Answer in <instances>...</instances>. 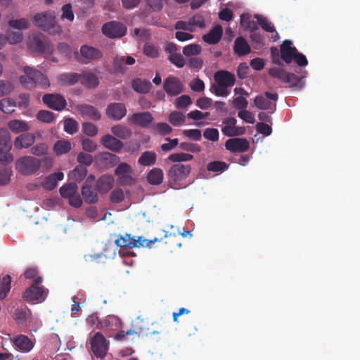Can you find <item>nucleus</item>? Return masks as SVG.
<instances>
[{
    "instance_id": "f257e3e1",
    "label": "nucleus",
    "mask_w": 360,
    "mask_h": 360,
    "mask_svg": "<svg viewBox=\"0 0 360 360\" xmlns=\"http://www.w3.org/2000/svg\"><path fill=\"white\" fill-rule=\"evenodd\" d=\"M41 161L33 156L26 155L18 158L15 162L16 170L24 176L36 174L41 168Z\"/></svg>"
},
{
    "instance_id": "f03ea898",
    "label": "nucleus",
    "mask_w": 360,
    "mask_h": 360,
    "mask_svg": "<svg viewBox=\"0 0 360 360\" xmlns=\"http://www.w3.org/2000/svg\"><path fill=\"white\" fill-rule=\"evenodd\" d=\"M191 172L190 165L176 163L172 165L168 170L167 176L172 187L176 188L180 186L179 182L186 179Z\"/></svg>"
},
{
    "instance_id": "7ed1b4c3",
    "label": "nucleus",
    "mask_w": 360,
    "mask_h": 360,
    "mask_svg": "<svg viewBox=\"0 0 360 360\" xmlns=\"http://www.w3.org/2000/svg\"><path fill=\"white\" fill-rule=\"evenodd\" d=\"M42 282L41 277H37L34 279L32 284L23 293L22 297L27 302H42L45 300L47 291L43 286H40Z\"/></svg>"
},
{
    "instance_id": "20e7f679",
    "label": "nucleus",
    "mask_w": 360,
    "mask_h": 360,
    "mask_svg": "<svg viewBox=\"0 0 360 360\" xmlns=\"http://www.w3.org/2000/svg\"><path fill=\"white\" fill-rule=\"evenodd\" d=\"M11 149V134L6 129H0V162L8 164L13 160L10 153Z\"/></svg>"
},
{
    "instance_id": "39448f33",
    "label": "nucleus",
    "mask_w": 360,
    "mask_h": 360,
    "mask_svg": "<svg viewBox=\"0 0 360 360\" xmlns=\"http://www.w3.org/2000/svg\"><path fill=\"white\" fill-rule=\"evenodd\" d=\"M29 48L34 52L39 53H51L53 47L49 40L42 34L38 33L30 38Z\"/></svg>"
},
{
    "instance_id": "423d86ee",
    "label": "nucleus",
    "mask_w": 360,
    "mask_h": 360,
    "mask_svg": "<svg viewBox=\"0 0 360 360\" xmlns=\"http://www.w3.org/2000/svg\"><path fill=\"white\" fill-rule=\"evenodd\" d=\"M90 343L94 354L97 358L103 359L108 349V342L103 335L100 332L96 333Z\"/></svg>"
},
{
    "instance_id": "0eeeda50",
    "label": "nucleus",
    "mask_w": 360,
    "mask_h": 360,
    "mask_svg": "<svg viewBox=\"0 0 360 360\" xmlns=\"http://www.w3.org/2000/svg\"><path fill=\"white\" fill-rule=\"evenodd\" d=\"M102 32L109 38H120L126 34L127 27L120 22L110 21L102 26Z\"/></svg>"
},
{
    "instance_id": "6e6552de",
    "label": "nucleus",
    "mask_w": 360,
    "mask_h": 360,
    "mask_svg": "<svg viewBox=\"0 0 360 360\" xmlns=\"http://www.w3.org/2000/svg\"><path fill=\"white\" fill-rule=\"evenodd\" d=\"M42 101L49 108L56 111H62L67 105L65 97L60 94H46Z\"/></svg>"
},
{
    "instance_id": "1a4fd4ad",
    "label": "nucleus",
    "mask_w": 360,
    "mask_h": 360,
    "mask_svg": "<svg viewBox=\"0 0 360 360\" xmlns=\"http://www.w3.org/2000/svg\"><path fill=\"white\" fill-rule=\"evenodd\" d=\"M33 21L37 27L49 33L52 32L51 30H54L53 32H58L60 30L59 27H56L54 18L46 13L35 15Z\"/></svg>"
},
{
    "instance_id": "9d476101",
    "label": "nucleus",
    "mask_w": 360,
    "mask_h": 360,
    "mask_svg": "<svg viewBox=\"0 0 360 360\" xmlns=\"http://www.w3.org/2000/svg\"><path fill=\"white\" fill-rule=\"evenodd\" d=\"M163 88L168 96H176L184 91V85L179 78L169 76L164 81Z\"/></svg>"
},
{
    "instance_id": "9b49d317",
    "label": "nucleus",
    "mask_w": 360,
    "mask_h": 360,
    "mask_svg": "<svg viewBox=\"0 0 360 360\" xmlns=\"http://www.w3.org/2000/svg\"><path fill=\"white\" fill-rule=\"evenodd\" d=\"M23 71L25 75L33 82L35 86L38 84L42 89H47L50 86L48 78L40 71L28 66L24 67Z\"/></svg>"
},
{
    "instance_id": "f8f14e48",
    "label": "nucleus",
    "mask_w": 360,
    "mask_h": 360,
    "mask_svg": "<svg viewBox=\"0 0 360 360\" xmlns=\"http://www.w3.org/2000/svg\"><path fill=\"white\" fill-rule=\"evenodd\" d=\"M225 148L231 153H245L248 150L250 143L244 138H232L225 142Z\"/></svg>"
},
{
    "instance_id": "ddd939ff",
    "label": "nucleus",
    "mask_w": 360,
    "mask_h": 360,
    "mask_svg": "<svg viewBox=\"0 0 360 360\" xmlns=\"http://www.w3.org/2000/svg\"><path fill=\"white\" fill-rule=\"evenodd\" d=\"M127 108L123 103H111L106 108L105 113L108 118L118 121L127 115Z\"/></svg>"
},
{
    "instance_id": "4468645a",
    "label": "nucleus",
    "mask_w": 360,
    "mask_h": 360,
    "mask_svg": "<svg viewBox=\"0 0 360 360\" xmlns=\"http://www.w3.org/2000/svg\"><path fill=\"white\" fill-rule=\"evenodd\" d=\"M94 176L90 175L82 188V195L84 201L88 204H94L98 202V196L96 191L89 184V181L94 179Z\"/></svg>"
},
{
    "instance_id": "2eb2a0df",
    "label": "nucleus",
    "mask_w": 360,
    "mask_h": 360,
    "mask_svg": "<svg viewBox=\"0 0 360 360\" xmlns=\"http://www.w3.org/2000/svg\"><path fill=\"white\" fill-rule=\"evenodd\" d=\"M128 120L130 123L147 128L153 121V117L150 112H136L129 117Z\"/></svg>"
},
{
    "instance_id": "dca6fc26",
    "label": "nucleus",
    "mask_w": 360,
    "mask_h": 360,
    "mask_svg": "<svg viewBox=\"0 0 360 360\" xmlns=\"http://www.w3.org/2000/svg\"><path fill=\"white\" fill-rule=\"evenodd\" d=\"M80 53L83 58V62L85 63L91 60H97L103 56V54L99 49L88 45H83L81 46Z\"/></svg>"
},
{
    "instance_id": "f3484780",
    "label": "nucleus",
    "mask_w": 360,
    "mask_h": 360,
    "mask_svg": "<svg viewBox=\"0 0 360 360\" xmlns=\"http://www.w3.org/2000/svg\"><path fill=\"white\" fill-rule=\"evenodd\" d=\"M292 41L285 39L281 45V57L287 64H289L292 61L297 51L295 46H292Z\"/></svg>"
},
{
    "instance_id": "a211bd4d",
    "label": "nucleus",
    "mask_w": 360,
    "mask_h": 360,
    "mask_svg": "<svg viewBox=\"0 0 360 360\" xmlns=\"http://www.w3.org/2000/svg\"><path fill=\"white\" fill-rule=\"evenodd\" d=\"M12 342L19 351L25 353L31 351L34 345V342L24 335H17L12 340Z\"/></svg>"
},
{
    "instance_id": "6ab92c4d",
    "label": "nucleus",
    "mask_w": 360,
    "mask_h": 360,
    "mask_svg": "<svg viewBox=\"0 0 360 360\" xmlns=\"http://www.w3.org/2000/svg\"><path fill=\"white\" fill-rule=\"evenodd\" d=\"M101 144L113 152H120L124 146L123 143L117 137L110 134L105 135L101 139Z\"/></svg>"
},
{
    "instance_id": "aec40b11",
    "label": "nucleus",
    "mask_w": 360,
    "mask_h": 360,
    "mask_svg": "<svg viewBox=\"0 0 360 360\" xmlns=\"http://www.w3.org/2000/svg\"><path fill=\"white\" fill-rule=\"evenodd\" d=\"M35 141V136L32 133H24L14 140V147L18 150L32 146Z\"/></svg>"
},
{
    "instance_id": "412c9836",
    "label": "nucleus",
    "mask_w": 360,
    "mask_h": 360,
    "mask_svg": "<svg viewBox=\"0 0 360 360\" xmlns=\"http://www.w3.org/2000/svg\"><path fill=\"white\" fill-rule=\"evenodd\" d=\"M136 62L132 56H116L112 63L113 68L116 72L124 73L127 71L125 65H131Z\"/></svg>"
},
{
    "instance_id": "4be33fe9",
    "label": "nucleus",
    "mask_w": 360,
    "mask_h": 360,
    "mask_svg": "<svg viewBox=\"0 0 360 360\" xmlns=\"http://www.w3.org/2000/svg\"><path fill=\"white\" fill-rule=\"evenodd\" d=\"M216 83L232 87L236 82V77L232 73L226 70L217 71L214 76Z\"/></svg>"
},
{
    "instance_id": "5701e85b",
    "label": "nucleus",
    "mask_w": 360,
    "mask_h": 360,
    "mask_svg": "<svg viewBox=\"0 0 360 360\" xmlns=\"http://www.w3.org/2000/svg\"><path fill=\"white\" fill-rule=\"evenodd\" d=\"M114 178L111 175L104 174L96 181V190L101 193H106L114 185Z\"/></svg>"
},
{
    "instance_id": "b1692460",
    "label": "nucleus",
    "mask_w": 360,
    "mask_h": 360,
    "mask_svg": "<svg viewBox=\"0 0 360 360\" xmlns=\"http://www.w3.org/2000/svg\"><path fill=\"white\" fill-rule=\"evenodd\" d=\"M78 112L83 116L93 120H99L101 115L99 111L93 105H79L77 108Z\"/></svg>"
},
{
    "instance_id": "393cba45",
    "label": "nucleus",
    "mask_w": 360,
    "mask_h": 360,
    "mask_svg": "<svg viewBox=\"0 0 360 360\" xmlns=\"http://www.w3.org/2000/svg\"><path fill=\"white\" fill-rule=\"evenodd\" d=\"M64 174L62 172H55L45 177L41 186L47 191L53 190L58 185V181H62Z\"/></svg>"
},
{
    "instance_id": "a878e982",
    "label": "nucleus",
    "mask_w": 360,
    "mask_h": 360,
    "mask_svg": "<svg viewBox=\"0 0 360 360\" xmlns=\"http://www.w3.org/2000/svg\"><path fill=\"white\" fill-rule=\"evenodd\" d=\"M80 82L86 88L94 89L98 86L99 79L95 73L87 71L80 74Z\"/></svg>"
},
{
    "instance_id": "bb28decb",
    "label": "nucleus",
    "mask_w": 360,
    "mask_h": 360,
    "mask_svg": "<svg viewBox=\"0 0 360 360\" xmlns=\"http://www.w3.org/2000/svg\"><path fill=\"white\" fill-rule=\"evenodd\" d=\"M223 30L221 26H214L207 34L202 36V39L210 44H217L222 37Z\"/></svg>"
},
{
    "instance_id": "cd10ccee",
    "label": "nucleus",
    "mask_w": 360,
    "mask_h": 360,
    "mask_svg": "<svg viewBox=\"0 0 360 360\" xmlns=\"http://www.w3.org/2000/svg\"><path fill=\"white\" fill-rule=\"evenodd\" d=\"M233 51L236 55L242 56L250 53L251 49L243 37H238L235 40Z\"/></svg>"
},
{
    "instance_id": "c85d7f7f",
    "label": "nucleus",
    "mask_w": 360,
    "mask_h": 360,
    "mask_svg": "<svg viewBox=\"0 0 360 360\" xmlns=\"http://www.w3.org/2000/svg\"><path fill=\"white\" fill-rule=\"evenodd\" d=\"M122 321L120 318L113 315H109L105 319L98 321V328H113L114 330H117L121 327Z\"/></svg>"
},
{
    "instance_id": "c756f323",
    "label": "nucleus",
    "mask_w": 360,
    "mask_h": 360,
    "mask_svg": "<svg viewBox=\"0 0 360 360\" xmlns=\"http://www.w3.org/2000/svg\"><path fill=\"white\" fill-rule=\"evenodd\" d=\"M255 105L261 110H269L273 112L276 110V104L266 99L263 95H258L254 100Z\"/></svg>"
},
{
    "instance_id": "7c9ffc66",
    "label": "nucleus",
    "mask_w": 360,
    "mask_h": 360,
    "mask_svg": "<svg viewBox=\"0 0 360 360\" xmlns=\"http://www.w3.org/2000/svg\"><path fill=\"white\" fill-rule=\"evenodd\" d=\"M151 87L152 84L147 79L136 78L132 81V88L138 93L146 94L149 92Z\"/></svg>"
},
{
    "instance_id": "2f4dec72",
    "label": "nucleus",
    "mask_w": 360,
    "mask_h": 360,
    "mask_svg": "<svg viewBox=\"0 0 360 360\" xmlns=\"http://www.w3.org/2000/svg\"><path fill=\"white\" fill-rule=\"evenodd\" d=\"M111 131L115 137L124 140L129 139L132 134L131 130L129 127L122 124L112 127Z\"/></svg>"
},
{
    "instance_id": "473e14b6",
    "label": "nucleus",
    "mask_w": 360,
    "mask_h": 360,
    "mask_svg": "<svg viewBox=\"0 0 360 360\" xmlns=\"http://www.w3.org/2000/svg\"><path fill=\"white\" fill-rule=\"evenodd\" d=\"M163 171L160 168L152 169L147 175V180L151 185H160L163 181Z\"/></svg>"
},
{
    "instance_id": "72a5a7b5",
    "label": "nucleus",
    "mask_w": 360,
    "mask_h": 360,
    "mask_svg": "<svg viewBox=\"0 0 360 360\" xmlns=\"http://www.w3.org/2000/svg\"><path fill=\"white\" fill-rule=\"evenodd\" d=\"M157 155L153 151H145L139 157L138 163L142 166H152L155 164Z\"/></svg>"
},
{
    "instance_id": "f704fd0d",
    "label": "nucleus",
    "mask_w": 360,
    "mask_h": 360,
    "mask_svg": "<svg viewBox=\"0 0 360 360\" xmlns=\"http://www.w3.org/2000/svg\"><path fill=\"white\" fill-rule=\"evenodd\" d=\"M8 128L14 133L18 134L30 130L28 124L22 120H13L8 122Z\"/></svg>"
},
{
    "instance_id": "c9c22d12",
    "label": "nucleus",
    "mask_w": 360,
    "mask_h": 360,
    "mask_svg": "<svg viewBox=\"0 0 360 360\" xmlns=\"http://www.w3.org/2000/svg\"><path fill=\"white\" fill-rule=\"evenodd\" d=\"M72 148L70 141L65 139L57 141L53 146V151L57 155L68 153Z\"/></svg>"
},
{
    "instance_id": "e433bc0d",
    "label": "nucleus",
    "mask_w": 360,
    "mask_h": 360,
    "mask_svg": "<svg viewBox=\"0 0 360 360\" xmlns=\"http://www.w3.org/2000/svg\"><path fill=\"white\" fill-rule=\"evenodd\" d=\"M115 243L120 248L129 247L130 248H136L135 238L131 237L130 234L126 233L124 236H119L115 240Z\"/></svg>"
},
{
    "instance_id": "4c0bfd02",
    "label": "nucleus",
    "mask_w": 360,
    "mask_h": 360,
    "mask_svg": "<svg viewBox=\"0 0 360 360\" xmlns=\"http://www.w3.org/2000/svg\"><path fill=\"white\" fill-rule=\"evenodd\" d=\"M202 52V47L197 44H190L183 47V55L188 58H192L200 55Z\"/></svg>"
},
{
    "instance_id": "58836bf2",
    "label": "nucleus",
    "mask_w": 360,
    "mask_h": 360,
    "mask_svg": "<svg viewBox=\"0 0 360 360\" xmlns=\"http://www.w3.org/2000/svg\"><path fill=\"white\" fill-rule=\"evenodd\" d=\"M77 191L78 187L75 183H68L60 188L59 193L63 198L68 199L75 194Z\"/></svg>"
},
{
    "instance_id": "ea45409f",
    "label": "nucleus",
    "mask_w": 360,
    "mask_h": 360,
    "mask_svg": "<svg viewBox=\"0 0 360 360\" xmlns=\"http://www.w3.org/2000/svg\"><path fill=\"white\" fill-rule=\"evenodd\" d=\"M160 51L159 46L150 42H146L143 48V54L151 58H158L160 56Z\"/></svg>"
},
{
    "instance_id": "a19ab883",
    "label": "nucleus",
    "mask_w": 360,
    "mask_h": 360,
    "mask_svg": "<svg viewBox=\"0 0 360 360\" xmlns=\"http://www.w3.org/2000/svg\"><path fill=\"white\" fill-rule=\"evenodd\" d=\"M59 79L63 84L74 85L77 82H80V74L78 73H65L59 77Z\"/></svg>"
},
{
    "instance_id": "79ce46f5",
    "label": "nucleus",
    "mask_w": 360,
    "mask_h": 360,
    "mask_svg": "<svg viewBox=\"0 0 360 360\" xmlns=\"http://www.w3.org/2000/svg\"><path fill=\"white\" fill-rule=\"evenodd\" d=\"M255 18L257 19L258 25H259L262 30L267 32H275L274 25L266 17L259 14H255Z\"/></svg>"
},
{
    "instance_id": "37998d69",
    "label": "nucleus",
    "mask_w": 360,
    "mask_h": 360,
    "mask_svg": "<svg viewBox=\"0 0 360 360\" xmlns=\"http://www.w3.org/2000/svg\"><path fill=\"white\" fill-rule=\"evenodd\" d=\"M11 277L9 275H6L3 277L0 284V299L4 300L6 297L8 293L11 290Z\"/></svg>"
},
{
    "instance_id": "c03bdc74",
    "label": "nucleus",
    "mask_w": 360,
    "mask_h": 360,
    "mask_svg": "<svg viewBox=\"0 0 360 360\" xmlns=\"http://www.w3.org/2000/svg\"><path fill=\"white\" fill-rule=\"evenodd\" d=\"M169 122L174 127L184 124L186 122V116L179 111H174L169 116Z\"/></svg>"
},
{
    "instance_id": "a18cd8bd",
    "label": "nucleus",
    "mask_w": 360,
    "mask_h": 360,
    "mask_svg": "<svg viewBox=\"0 0 360 360\" xmlns=\"http://www.w3.org/2000/svg\"><path fill=\"white\" fill-rule=\"evenodd\" d=\"M287 77H288V79L285 83L289 84L290 87L297 89H302L303 87L304 82H302V79L305 77V76L298 77L294 73H288Z\"/></svg>"
},
{
    "instance_id": "49530a36",
    "label": "nucleus",
    "mask_w": 360,
    "mask_h": 360,
    "mask_svg": "<svg viewBox=\"0 0 360 360\" xmlns=\"http://www.w3.org/2000/svg\"><path fill=\"white\" fill-rule=\"evenodd\" d=\"M193 159V155L185 153H175L170 154L168 160L173 162L181 163L182 162H188Z\"/></svg>"
},
{
    "instance_id": "de8ad7c7",
    "label": "nucleus",
    "mask_w": 360,
    "mask_h": 360,
    "mask_svg": "<svg viewBox=\"0 0 360 360\" xmlns=\"http://www.w3.org/2000/svg\"><path fill=\"white\" fill-rule=\"evenodd\" d=\"M229 168V165H227L225 162L222 161H213L210 162L207 165V169L209 172H223L227 170Z\"/></svg>"
},
{
    "instance_id": "09e8293b",
    "label": "nucleus",
    "mask_w": 360,
    "mask_h": 360,
    "mask_svg": "<svg viewBox=\"0 0 360 360\" xmlns=\"http://www.w3.org/2000/svg\"><path fill=\"white\" fill-rule=\"evenodd\" d=\"M269 74L272 77L277 78L281 81L283 82L284 83L288 79V77H287L288 72H287L285 70L279 67H274L270 68L269 70Z\"/></svg>"
},
{
    "instance_id": "8fccbe9b",
    "label": "nucleus",
    "mask_w": 360,
    "mask_h": 360,
    "mask_svg": "<svg viewBox=\"0 0 360 360\" xmlns=\"http://www.w3.org/2000/svg\"><path fill=\"white\" fill-rule=\"evenodd\" d=\"M15 102L11 98H3L0 101V110L7 114L14 111Z\"/></svg>"
},
{
    "instance_id": "3c124183",
    "label": "nucleus",
    "mask_w": 360,
    "mask_h": 360,
    "mask_svg": "<svg viewBox=\"0 0 360 360\" xmlns=\"http://www.w3.org/2000/svg\"><path fill=\"white\" fill-rule=\"evenodd\" d=\"M6 41L10 44H15L20 42L23 39L22 33L20 31H8L6 35Z\"/></svg>"
},
{
    "instance_id": "603ef678",
    "label": "nucleus",
    "mask_w": 360,
    "mask_h": 360,
    "mask_svg": "<svg viewBox=\"0 0 360 360\" xmlns=\"http://www.w3.org/2000/svg\"><path fill=\"white\" fill-rule=\"evenodd\" d=\"M64 131L70 134H73L78 131V124L72 118H67L64 121Z\"/></svg>"
},
{
    "instance_id": "864d4df0",
    "label": "nucleus",
    "mask_w": 360,
    "mask_h": 360,
    "mask_svg": "<svg viewBox=\"0 0 360 360\" xmlns=\"http://www.w3.org/2000/svg\"><path fill=\"white\" fill-rule=\"evenodd\" d=\"M30 152L35 156H42L47 153L48 146L45 143H39L31 148Z\"/></svg>"
},
{
    "instance_id": "5fc2aeb1",
    "label": "nucleus",
    "mask_w": 360,
    "mask_h": 360,
    "mask_svg": "<svg viewBox=\"0 0 360 360\" xmlns=\"http://www.w3.org/2000/svg\"><path fill=\"white\" fill-rule=\"evenodd\" d=\"M222 133L227 136H236L242 135L245 133V129L243 127H224L221 129Z\"/></svg>"
},
{
    "instance_id": "6e6d98bb",
    "label": "nucleus",
    "mask_w": 360,
    "mask_h": 360,
    "mask_svg": "<svg viewBox=\"0 0 360 360\" xmlns=\"http://www.w3.org/2000/svg\"><path fill=\"white\" fill-rule=\"evenodd\" d=\"M192 103L191 98L188 95H182L174 101V105L176 108H185Z\"/></svg>"
},
{
    "instance_id": "4d7b16f0",
    "label": "nucleus",
    "mask_w": 360,
    "mask_h": 360,
    "mask_svg": "<svg viewBox=\"0 0 360 360\" xmlns=\"http://www.w3.org/2000/svg\"><path fill=\"white\" fill-rule=\"evenodd\" d=\"M37 118L41 122L51 123L54 120V113L49 110H41L37 112Z\"/></svg>"
},
{
    "instance_id": "13d9d810",
    "label": "nucleus",
    "mask_w": 360,
    "mask_h": 360,
    "mask_svg": "<svg viewBox=\"0 0 360 360\" xmlns=\"http://www.w3.org/2000/svg\"><path fill=\"white\" fill-rule=\"evenodd\" d=\"M169 61L179 68H183L186 65V60L183 56L179 53L169 55L168 56Z\"/></svg>"
},
{
    "instance_id": "bf43d9fd",
    "label": "nucleus",
    "mask_w": 360,
    "mask_h": 360,
    "mask_svg": "<svg viewBox=\"0 0 360 360\" xmlns=\"http://www.w3.org/2000/svg\"><path fill=\"white\" fill-rule=\"evenodd\" d=\"M212 88L213 89V92L217 96H226L230 94L229 87L219 83L213 84Z\"/></svg>"
},
{
    "instance_id": "052dcab7",
    "label": "nucleus",
    "mask_w": 360,
    "mask_h": 360,
    "mask_svg": "<svg viewBox=\"0 0 360 360\" xmlns=\"http://www.w3.org/2000/svg\"><path fill=\"white\" fill-rule=\"evenodd\" d=\"M8 24L11 27L18 30L27 29L29 25L28 20L25 18L11 20H9Z\"/></svg>"
},
{
    "instance_id": "680f3d73",
    "label": "nucleus",
    "mask_w": 360,
    "mask_h": 360,
    "mask_svg": "<svg viewBox=\"0 0 360 360\" xmlns=\"http://www.w3.org/2000/svg\"><path fill=\"white\" fill-rule=\"evenodd\" d=\"M179 148L185 151L191 153H198L201 150L200 146L198 143L191 142H181Z\"/></svg>"
},
{
    "instance_id": "e2e57ef3",
    "label": "nucleus",
    "mask_w": 360,
    "mask_h": 360,
    "mask_svg": "<svg viewBox=\"0 0 360 360\" xmlns=\"http://www.w3.org/2000/svg\"><path fill=\"white\" fill-rule=\"evenodd\" d=\"M131 167L129 164L126 162H122L119 164L118 166L116 167L115 170V174L117 176H120L122 175L130 174L131 173Z\"/></svg>"
},
{
    "instance_id": "0e129e2a",
    "label": "nucleus",
    "mask_w": 360,
    "mask_h": 360,
    "mask_svg": "<svg viewBox=\"0 0 360 360\" xmlns=\"http://www.w3.org/2000/svg\"><path fill=\"white\" fill-rule=\"evenodd\" d=\"M203 136L211 141H217L219 140V131L215 128H207L203 132Z\"/></svg>"
},
{
    "instance_id": "69168bd1",
    "label": "nucleus",
    "mask_w": 360,
    "mask_h": 360,
    "mask_svg": "<svg viewBox=\"0 0 360 360\" xmlns=\"http://www.w3.org/2000/svg\"><path fill=\"white\" fill-rule=\"evenodd\" d=\"M165 141H168V143H162L160 146L161 150L165 153L174 149L179 145V139L176 138L173 139L166 138Z\"/></svg>"
},
{
    "instance_id": "338daca9",
    "label": "nucleus",
    "mask_w": 360,
    "mask_h": 360,
    "mask_svg": "<svg viewBox=\"0 0 360 360\" xmlns=\"http://www.w3.org/2000/svg\"><path fill=\"white\" fill-rule=\"evenodd\" d=\"M124 198V194L121 188H116L113 190L110 196V201L112 203L121 202Z\"/></svg>"
},
{
    "instance_id": "774afa93",
    "label": "nucleus",
    "mask_w": 360,
    "mask_h": 360,
    "mask_svg": "<svg viewBox=\"0 0 360 360\" xmlns=\"http://www.w3.org/2000/svg\"><path fill=\"white\" fill-rule=\"evenodd\" d=\"M233 105L237 110H245L248 108V101L243 96H237L233 100Z\"/></svg>"
}]
</instances>
